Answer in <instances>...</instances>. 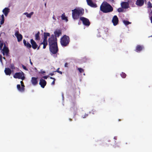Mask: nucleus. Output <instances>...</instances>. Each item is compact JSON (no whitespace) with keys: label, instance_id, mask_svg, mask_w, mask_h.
I'll return each instance as SVG.
<instances>
[{"label":"nucleus","instance_id":"nucleus-53","mask_svg":"<svg viewBox=\"0 0 152 152\" xmlns=\"http://www.w3.org/2000/svg\"><path fill=\"white\" fill-rule=\"evenodd\" d=\"M45 6L46 7V3H45Z\"/></svg>","mask_w":152,"mask_h":152},{"label":"nucleus","instance_id":"nucleus-14","mask_svg":"<svg viewBox=\"0 0 152 152\" xmlns=\"http://www.w3.org/2000/svg\"><path fill=\"white\" fill-rule=\"evenodd\" d=\"M30 42L32 48L34 49H36L38 47V45L36 42L33 39H31L30 40Z\"/></svg>","mask_w":152,"mask_h":152},{"label":"nucleus","instance_id":"nucleus-36","mask_svg":"<svg viewBox=\"0 0 152 152\" xmlns=\"http://www.w3.org/2000/svg\"><path fill=\"white\" fill-rule=\"evenodd\" d=\"M22 67L25 70H27V71L28 70V69H27V68L25 66H24V65H22Z\"/></svg>","mask_w":152,"mask_h":152},{"label":"nucleus","instance_id":"nucleus-21","mask_svg":"<svg viewBox=\"0 0 152 152\" xmlns=\"http://www.w3.org/2000/svg\"><path fill=\"white\" fill-rule=\"evenodd\" d=\"M144 47L140 45H137L136 47L135 51L137 52H140L142 51Z\"/></svg>","mask_w":152,"mask_h":152},{"label":"nucleus","instance_id":"nucleus-24","mask_svg":"<svg viewBox=\"0 0 152 152\" xmlns=\"http://www.w3.org/2000/svg\"><path fill=\"white\" fill-rule=\"evenodd\" d=\"M4 17L3 15H0V21L1 25L3 24L4 23Z\"/></svg>","mask_w":152,"mask_h":152},{"label":"nucleus","instance_id":"nucleus-2","mask_svg":"<svg viewBox=\"0 0 152 152\" xmlns=\"http://www.w3.org/2000/svg\"><path fill=\"white\" fill-rule=\"evenodd\" d=\"M72 17L74 20H77L80 16L82 15L84 13L83 9L78 8L72 10Z\"/></svg>","mask_w":152,"mask_h":152},{"label":"nucleus","instance_id":"nucleus-30","mask_svg":"<svg viewBox=\"0 0 152 152\" xmlns=\"http://www.w3.org/2000/svg\"><path fill=\"white\" fill-rule=\"evenodd\" d=\"M48 44L47 39H45L44 38L43 40V41L41 43L40 45H42V44Z\"/></svg>","mask_w":152,"mask_h":152},{"label":"nucleus","instance_id":"nucleus-39","mask_svg":"<svg viewBox=\"0 0 152 152\" xmlns=\"http://www.w3.org/2000/svg\"><path fill=\"white\" fill-rule=\"evenodd\" d=\"M42 44L43 45V48L45 49L46 48V46L48 44Z\"/></svg>","mask_w":152,"mask_h":152},{"label":"nucleus","instance_id":"nucleus-5","mask_svg":"<svg viewBox=\"0 0 152 152\" xmlns=\"http://www.w3.org/2000/svg\"><path fill=\"white\" fill-rule=\"evenodd\" d=\"M13 77L15 78L21 79L22 80H24L25 78L24 76V74L22 72L16 73L13 75Z\"/></svg>","mask_w":152,"mask_h":152},{"label":"nucleus","instance_id":"nucleus-33","mask_svg":"<svg viewBox=\"0 0 152 152\" xmlns=\"http://www.w3.org/2000/svg\"><path fill=\"white\" fill-rule=\"evenodd\" d=\"M148 8H151L152 7L150 1H148Z\"/></svg>","mask_w":152,"mask_h":152},{"label":"nucleus","instance_id":"nucleus-11","mask_svg":"<svg viewBox=\"0 0 152 152\" xmlns=\"http://www.w3.org/2000/svg\"><path fill=\"white\" fill-rule=\"evenodd\" d=\"M112 22L114 26L117 25L118 22V19L116 15H114L112 19Z\"/></svg>","mask_w":152,"mask_h":152},{"label":"nucleus","instance_id":"nucleus-29","mask_svg":"<svg viewBox=\"0 0 152 152\" xmlns=\"http://www.w3.org/2000/svg\"><path fill=\"white\" fill-rule=\"evenodd\" d=\"M123 22L126 25H128L131 23L129 21L125 20H124L123 21Z\"/></svg>","mask_w":152,"mask_h":152},{"label":"nucleus","instance_id":"nucleus-23","mask_svg":"<svg viewBox=\"0 0 152 152\" xmlns=\"http://www.w3.org/2000/svg\"><path fill=\"white\" fill-rule=\"evenodd\" d=\"M23 42L24 45L26 46L27 48H31V45L29 42H27L26 40L25 39L23 40Z\"/></svg>","mask_w":152,"mask_h":152},{"label":"nucleus","instance_id":"nucleus-13","mask_svg":"<svg viewBox=\"0 0 152 152\" xmlns=\"http://www.w3.org/2000/svg\"><path fill=\"white\" fill-rule=\"evenodd\" d=\"M121 7L124 9H127L129 7V3L127 2H122L121 3Z\"/></svg>","mask_w":152,"mask_h":152},{"label":"nucleus","instance_id":"nucleus-19","mask_svg":"<svg viewBox=\"0 0 152 152\" xmlns=\"http://www.w3.org/2000/svg\"><path fill=\"white\" fill-rule=\"evenodd\" d=\"M10 11V9L8 7H5L2 10V12L5 16H7Z\"/></svg>","mask_w":152,"mask_h":152},{"label":"nucleus","instance_id":"nucleus-51","mask_svg":"<svg viewBox=\"0 0 152 152\" xmlns=\"http://www.w3.org/2000/svg\"><path fill=\"white\" fill-rule=\"evenodd\" d=\"M3 58L5 60H6V58L5 57H3Z\"/></svg>","mask_w":152,"mask_h":152},{"label":"nucleus","instance_id":"nucleus-22","mask_svg":"<svg viewBox=\"0 0 152 152\" xmlns=\"http://www.w3.org/2000/svg\"><path fill=\"white\" fill-rule=\"evenodd\" d=\"M4 72L7 75H10L11 74V69L8 68H6L4 70Z\"/></svg>","mask_w":152,"mask_h":152},{"label":"nucleus","instance_id":"nucleus-20","mask_svg":"<svg viewBox=\"0 0 152 152\" xmlns=\"http://www.w3.org/2000/svg\"><path fill=\"white\" fill-rule=\"evenodd\" d=\"M31 82L32 84L34 85H36L38 84V81L37 78L33 77L31 78Z\"/></svg>","mask_w":152,"mask_h":152},{"label":"nucleus","instance_id":"nucleus-37","mask_svg":"<svg viewBox=\"0 0 152 152\" xmlns=\"http://www.w3.org/2000/svg\"><path fill=\"white\" fill-rule=\"evenodd\" d=\"M10 68L12 69H15V66H14V64H11Z\"/></svg>","mask_w":152,"mask_h":152},{"label":"nucleus","instance_id":"nucleus-15","mask_svg":"<svg viewBox=\"0 0 152 152\" xmlns=\"http://www.w3.org/2000/svg\"><path fill=\"white\" fill-rule=\"evenodd\" d=\"M77 108L75 103L74 102L72 103L70 108L72 112H75L77 111Z\"/></svg>","mask_w":152,"mask_h":152},{"label":"nucleus","instance_id":"nucleus-16","mask_svg":"<svg viewBox=\"0 0 152 152\" xmlns=\"http://www.w3.org/2000/svg\"><path fill=\"white\" fill-rule=\"evenodd\" d=\"M144 2V0H137L135 4L139 7H142L143 5Z\"/></svg>","mask_w":152,"mask_h":152},{"label":"nucleus","instance_id":"nucleus-8","mask_svg":"<svg viewBox=\"0 0 152 152\" xmlns=\"http://www.w3.org/2000/svg\"><path fill=\"white\" fill-rule=\"evenodd\" d=\"M21 84V87L20 84H18L17 86V87L18 90L20 92H23L25 91V86L23 81H21L20 82Z\"/></svg>","mask_w":152,"mask_h":152},{"label":"nucleus","instance_id":"nucleus-50","mask_svg":"<svg viewBox=\"0 0 152 152\" xmlns=\"http://www.w3.org/2000/svg\"><path fill=\"white\" fill-rule=\"evenodd\" d=\"M151 22L152 23V17L151 18Z\"/></svg>","mask_w":152,"mask_h":152},{"label":"nucleus","instance_id":"nucleus-35","mask_svg":"<svg viewBox=\"0 0 152 152\" xmlns=\"http://www.w3.org/2000/svg\"><path fill=\"white\" fill-rule=\"evenodd\" d=\"M3 45V43L1 41H0V49L1 50L2 49Z\"/></svg>","mask_w":152,"mask_h":152},{"label":"nucleus","instance_id":"nucleus-47","mask_svg":"<svg viewBox=\"0 0 152 152\" xmlns=\"http://www.w3.org/2000/svg\"><path fill=\"white\" fill-rule=\"evenodd\" d=\"M40 45H39V47H37V50H39V48H40Z\"/></svg>","mask_w":152,"mask_h":152},{"label":"nucleus","instance_id":"nucleus-3","mask_svg":"<svg viewBox=\"0 0 152 152\" xmlns=\"http://www.w3.org/2000/svg\"><path fill=\"white\" fill-rule=\"evenodd\" d=\"M70 38L69 36L65 35L61 39L60 43L63 47L68 46L70 42Z\"/></svg>","mask_w":152,"mask_h":152},{"label":"nucleus","instance_id":"nucleus-10","mask_svg":"<svg viewBox=\"0 0 152 152\" xmlns=\"http://www.w3.org/2000/svg\"><path fill=\"white\" fill-rule=\"evenodd\" d=\"M15 35L16 37L18 42H20L22 41L23 39V36L21 34H19L18 31H15Z\"/></svg>","mask_w":152,"mask_h":152},{"label":"nucleus","instance_id":"nucleus-44","mask_svg":"<svg viewBox=\"0 0 152 152\" xmlns=\"http://www.w3.org/2000/svg\"><path fill=\"white\" fill-rule=\"evenodd\" d=\"M60 68H58L57 70H56V71H54V72H58V71H59V69Z\"/></svg>","mask_w":152,"mask_h":152},{"label":"nucleus","instance_id":"nucleus-27","mask_svg":"<svg viewBox=\"0 0 152 152\" xmlns=\"http://www.w3.org/2000/svg\"><path fill=\"white\" fill-rule=\"evenodd\" d=\"M50 34L48 32H44V38L47 39L48 37H50Z\"/></svg>","mask_w":152,"mask_h":152},{"label":"nucleus","instance_id":"nucleus-31","mask_svg":"<svg viewBox=\"0 0 152 152\" xmlns=\"http://www.w3.org/2000/svg\"><path fill=\"white\" fill-rule=\"evenodd\" d=\"M122 7L118 8L117 10V11L119 12H123L124 10Z\"/></svg>","mask_w":152,"mask_h":152},{"label":"nucleus","instance_id":"nucleus-52","mask_svg":"<svg viewBox=\"0 0 152 152\" xmlns=\"http://www.w3.org/2000/svg\"><path fill=\"white\" fill-rule=\"evenodd\" d=\"M114 139L116 140V137H115L114 138Z\"/></svg>","mask_w":152,"mask_h":152},{"label":"nucleus","instance_id":"nucleus-38","mask_svg":"<svg viewBox=\"0 0 152 152\" xmlns=\"http://www.w3.org/2000/svg\"><path fill=\"white\" fill-rule=\"evenodd\" d=\"M2 56L0 54V61L1 64L3 63L2 60Z\"/></svg>","mask_w":152,"mask_h":152},{"label":"nucleus","instance_id":"nucleus-4","mask_svg":"<svg viewBox=\"0 0 152 152\" xmlns=\"http://www.w3.org/2000/svg\"><path fill=\"white\" fill-rule=\"evenodd\" d=\"M49 46L57 45V38L54 37L53 34H52L48 39Z\"/></svg>","mask_w":152,"mask_h":152},{"label":"nucleus","instance_id":"nucleus-1","mask_svg":"<svg viewBox=\"0 0 152 152\" xmlns=\"http://www.w3.org/2000/svg\"><path fill=\"white\" fill-rule=\"evenodd\" d=\"M112 7L106 2H103L100 6V10L104 13L110 12L113 10Z\"/></svg>","mask_w":152,"mask_h":152},{"label":"nucleus","instance_id":"nucleus-17","mask_svg":"<svg viewBox=\"0 0 152 152\" xmlns=\"http://www.w3.org/2000/svg\"><path fill=\"white\" fill-rule=\"evenodd\" d=\"M46 81L45 80L42 79H40L39 84L42 88H44L46 85Z\"/></svg>","mask_w":152,"mask_h":152},{"label":"nucleus","instance_id":"nucleus-49","mask_svg":"<svg viewBox=\"0 0 152 152\" xmlns=\"http://www.w3.org/2000/svg\"><path fill=\"white\" fill-rule=\"evenodd\" d=\"M30 63L32 65L33 64H32V63L31 62V60H30Z\"/></svg>","mask_w":152,"mask_h":152},{"label":"nucleus","instance_id":"nucleus-32","mask_svg":"<svg viewBox=\"0 0 152 152\" xmlns=\"http://www.w3.org/2000/svg\"><path fill=\"white\" fill-rule=\"evenodd\" d=\"M121 76L123 78H125L126 76V74L123 72H122L121 74Z\"/></svg>","mask_w":152,"mask_h":152},{"label":"nucleus","instance_id":"nucleus-40","mask_svg":"<svg viewBox=\"0 0 152 152\" xmlns=\"http://www.w3.org/2000/svg\"><path fill=\"white\" fill-rule=\"evenodd\" d=\"M56 80V79H54L52 82L51 83V84L52 85H54L55 84V81Z\"/></svg>","mask_w":152,"mask_h":152},{"label":"nucleus","instance_id":"nucleus-54","mask_svg":"<svg viewBox=\"0 0 152 152\" xmlns=\"http://www.w3.org/2000/svg\"><path fill=\"white\" fill-rule=\"evenodd\" d=\"M70 120L71 121H72V119H70Z\"/></svg>","mask_w":152,"mask_h":152},{"label":"nucleus","instance_id":"nucleus-48","mask_svg":"<svg viewBox=\"0 0 152 152\" xmlns=\"http://www.w3.org/2000/svg\"><path fill=\"white\" fill-rule=\"evenodd\" d=\"M45 73V72L44 71H42V72H41V73L42 74H43L44 73Z\"/></svg>","mask_w":152,"mask_h":152},{"label":"nucleus","instance_id":"nucleus-42","mask_svg":"<svg viewBox=\"0 0 152 152\" xmlns=\"http://www.w3.org/2000/svg\"><path fill=\"white\" fill-rule=\"evenodd\" d=\"M48 76H43L42 77L43 78H44L45 79H47V78H48Z\"/></svg>","mask_w":152,"mask_h":152},{"label":"nucleus","instance_id":"nucleus-46","mask_svg":"<svg viewBox=\"0 0 152 152\" xmlns=\"http://www.w3.org/2000/svg\"><path fill=\"white\" fill-rule=\"evenodd\" d=\"M50 79H53V80H54V79H55V78L52 77H50Z\"/></svg>","mask_w":152,"mask_h":152},{"label":"nucleus","instance_id":"nucleus-7","mask_svg":"<svg viewBox=\"0 0 152 152\" xmlns=\"http://www.w3.org/2000/svg\"><path fill=\"white\" fill-rule=\"evenodd\" d=\"M80 20L83 22V24L86 26H89L90 24V22L89 20L84 17L80 18Z\"/></svg>","mask_w":152,"mask_h":152},{"label":"nucleus","instance_id":"nucleus-43","mask_svg":"<svg viewBox=\"0 0 152 152\" xmlns=\"http://www.w3.org/2000/svg\"><path fill=\"white\" fill-rule=\"evenodd\" d=\"M54 71L53 72L50 73L49 75H50L52 76L54 75Z\"/></svg>","mask_w":152,"mask_h":152},{"label":"nucleus","instance_id":"nucleus-34","mask_svg":"<svg viewBox=\"0 0 152 152\" xmlns=\"http://www.w3.org/2000/svg\"><path fill=\"white\" fill-rule=\"evenodd\" d=\"M77 69L80 73L83 72H84V69L81 68H78Z\"/></svg>","mask_w":152,"mask_h":152},{"label":"nucleus","instance_id":"nucleus-18","mask_svg":"<svg viewBox=\"0 0 152 152\" xmlns=\"http://www.w3.org/2000/svg\"><path fill=\"white\" fill-rule=\"evenodd\" d=\"M61 34V31L60 30H57L54 32V37L56 38L59 37Z\"/></svg>","mask_w":152,"mask_h":152},{"label":"nucleus","instance_id":"nucleus-26","mask_svg":"<svg viewBox=\"0 0 152 152\" xmlns=\"http://www.w3.org/2000/svg\"><path fill=\"white\" fill-rule=\"evenodd\" d=\"M61 18L63 20H65L66 21H67L68 20L67 17L65 16V14H63L61 16Z\"/></svg>","mask_w":152,"mask_h":152},{"label":"nucleus","instance_id":"nucleus-6","mask_svg":"<svg viewBox=\"0 0 152 152\" xmlns=\"http://www.w3.org/2000/svg\"><path fill=\"white\" fill-rule=\"evenodd\" d=\"M49 50L53 54H56L58 51L57 45L49 46Z\"/></svg>","mask_w":152,"mask_h":152},{"label":"nucleus","instance_id":"nucleus-55","mask_svg":"<svg viewBox=\"0 0 152 152\" xmlns=\"http://www.w3.org/2000/svg\"><path fill=\"white\" fill-rule=\"evenodd\" d=\"M1 27V25H0V27Z\"/></svg>","mask_w":152,"mask_h":152},{"label":"nucleus","instance_id":"nucleus-9","mask_svg":"<svg viewBox=\"0 0 152 152\" xmlns=\"http://www.w3.org/2000/svg\"><path fill=\"white\" fill-rule=\"evenodd\" d=\"M1 50L3 56H4L5 55L7 56H8L9 50L8 48L6 47L5 45H4L3 48Z\"/></svg>","mask_w":152,"mask_h":152},{"label":"nucleus","instance_id":"nucleus-12","mask_svg":"<svg viewBox=\"0 0 152 152\" xmlns=\"http://www.w3.org/2000/svg\"><path fill=\"white\" fill-rule=\"evenodd\" d=\"M88 4L90 7H97V5L94 3L91 0H86Z\"/></svg>","mask_w":152,"mask_h":152},{"label":"nucleus","instance_id":"nucleus-41","mask_svg":"<svg viewBox=\"0 0 152 152\" xmlns=\"http://www.w3.org/2000/svg\"><path fill=\"white\" fill-rule=\"evenodd\" d=\"M68 64L67 63H65V64H64V66L65 67H68Z\"/></svg>","mask_w":152,"mask_h":152},{"label":"nucleus","instance_id":"nucleus-25","mask_svg":"<svg viewBox=\"0 0 152 152\" xmlns=\"http://www.w3.org/2000/svg\"><path fill=\"white\" fill-rule=\"evenodd\" d=\"M40 32L38 31L37 34H35V40H39L40 37H39Z\"/></svg>","mask_w":152,"mask_h":152},{"label":"nucleus","instance_id":"nucleus-45","mask_svg":"<svg viewBox=\"0 0 152 152\" xmlns=\"http://www.w3.org/2000/svg\"><path fill=\"white\" fill-rule=\"evenodd\" d=\"M58 73H59V74H62V72L59 71L58 72Z\"/></svg>","mask_w":152,"mask_h":152},{"label":"nucleus","instance_id":"nucleus-28","mask_svg":"<svg viewBox=\"0 0 152 152\" xmlns=\"http://www.w3.org/2000/svg\"><path fill=\"white\" fill-rule=\"evenodd\" d=\"M34 12H31L30 13L28 14L27 12H25L24 13V14L26 15V16L29 18H31V16L33 14Z\"/></svg>","mask_w":152,"mask_h":152}]
</instances>
